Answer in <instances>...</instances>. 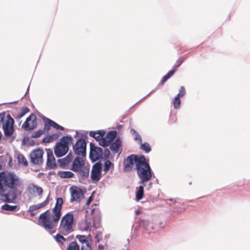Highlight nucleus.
Returning <instances> with one entry per match:
<instances>
[{
  "label": "nucleus",
  "mask_w": 250,
  "mask_h": 250,
  "mask_svg": "<svg viewBox=\"0 0 250 250\" xmlns=\"http://www.w3.org/2000/svg\"><path fill=\"white\" fill-rule=\"evenodd\" d=\"M21 185L20 178L14 173L0 172V194L4 193L7 188L17 189Z\"/></svg>",
  "instance_id": "obj_1"
},
{
  "label": "nucleus",
  "mask_w": 250,
  "mask_h": 250,
  "mask_svg": "<svg viewBox=\"0 0 250 250\" xmlns=\"http://www.w3.org/2000/svg\"><path fill=\"white\" fill-rule=\"evenodd\" d=\"M60 218L61 217L55 215L54 213L51 214L50 210L47 209L40 214L38 223L45 229H52L56 227Z\"/></svg>",
  "instance_id": "obj_2"
},
{
  "label": "nucleus",
  "mask_w": 250,
  "mask_h": 250,
  "mask_svg": "<svg viewBox=\"0 0 250 250\" xmlns=\"http://www.w3.org/2000/svg\"><path fill=\"white\" fill-rule=\"evenodd\" d=\"M136 170L140 179V183L145 186V183L149 181L152 177V172L148 164V160H147L145 157L144 160L139 162Z\"/></svg>",
  "instance_id": "obj_3"
},
{
  "label": "nucleus",
  "mask_w": 250,
  "mask_h": 250,
  "mask_svg": "<svg viewBox=\"0 0 250 250\" xmlns=\"http://www.w3.org/2000/svg\"><path fill=\"white\" fill-rule=\"evenodd\" d=\"M74 215L71 212H68L61 219L59 230L60 233L66 235L73 231Z\"/></svg>",
  "instance_id": "obj_4"
},
{
  "label": "nucleus",
  "mask_w": 250,
  "mask_h": 250,
  "mask_svg": "<svg viewBox=\"0 0 250 250\" xmlns=\"http://www.w3.org/2000/svg\"><path fill=\"white\" fill-rule=\"evenodd\" d=\"M73 143L71 136H63L61 139V141L57 143L55 146L54 152L57 157L64 156L68 151L69 144Z\"/></svg>",
  "instance_id": "obj_5"
},
{
  "label": "nucleus",
  "mask_w": 250,
  "mask_h": 250,
  "mask_svg": "<svg viewBox=\"0 0 250 250\" xmlns=\"http://www.w3.org/2000/svg\"><path fill=\"white\" fill-rule=\"evenodd\" d=\"M14 119L5 112L0 113V126L2 125L4 133L6 136H11L14 132Z\"/></svg>",
  "instance_id": "obj_6"
},
{
  "label": "nucleus",
  "mask_w": 250,
  "mask_h": 250,
  "mask_svg": "<svg viewBox=\"0 0 250 250\" xmlns=\"http://www.w3.org/2000/svg\"><path fill=\"white\" fill-rule=\"evenodd\" d=\"M71 169L74 172H79L83 177H87L89 175V168L85 166L83 159L80 157L74 159Z\"/></svg>",
  "instance_id": "obj_7"
},
{
  "label": "nucleus",
  "mask_w": 250,
  "mask_h": 250,
  "mask_svg": "<svg viewBox=\"0 0 250 250\" xmlns=\"http://www.w3.org/2000/svg\"><path fill=\"white\" fill-rule=\"evenodd\" d=\"M144 155L138 156L134 154L128 156L123 162L124 170L130 171L133 169H136L138 167V163L140 161L144 160Z\"/></svg>",
  "instance_id": "obj_8"
},
{
  "label": "nucleus",
  "mask_w": 250,
  "mask_h": 250,
  "mask_svg": "<svg viewBox=\"0 0 250 250\" xmlns=\"http://www.w3.org/2000/svg\"><path fill=\"white\" fill-rule=\"evenodd\" d=\"M44 151L42 149L37 148L33 150L30 153V162L33 165H42L43 162Z\"/></svg>",
  "instance_id": "obj_9"
},
{
  "label": "nucleus",
  "mask_w": 250,
  "mask_h": 250,
  "mask_svg": "<svg viewBox=\"0 0 250 250\" xmlns=\"http://www.w3.org/2000/svg\"><path fill=\"white\" fill-rule=\"evenodd\" d=\"M74 153L78 156H85L86 155V143L83 139H79L73 146Z\"/></svg>",
  "instance_id": "obj_10"
},
{
  "label": "nucleus",
  "mask_w": 250,
  "mask_h": 250,
  "mask_svg": "<svg viewBox=\"0 0 250 250\" xmlns=\"http://www.w3.org/2000/svg\"><path fill=\"white\" fill-rule=\"evenodd\" d=\"M37 117L32 113L28 117L22 125V127L25 130L29 131L37 127Z\"/></svg>",
  "instance_id": "obj_11"
},
{
  "label": "nucleus",
  "mask_w": 250,
  "mask_h": 250,
  "mask_svg": "<svg viewBox=\"0 0 250 250\" xmlns=\"http://www.w3.org/2000/svg\"><path fill=\"white\" fill-rule=\"evenodd\" d=\"M102 164L99 162L95 164L91 170V178L94 182L99 181L102 175Z\"/></svg>",
  "instance_id": "obj_12"
},
{
  "label": "nucleus",
  "mask_w": 250,
  "mask_h": 250,
  "mask_svg": "<svg viewBox=\"0 0 250 250\" xmlns=\"http://www.w3.org/2000/svg\"><path fill=\"white\" fill-rule=\"evenodd\" d=\"M70 191L71 193V202L80 201L82 197L84 194L83 189L76 186L71 187L70 188Z\"/></svg>",
  "instance_id": "obj_13"
},
{
  "label": "nucleus",
  "mask_w": 250,
  "mask_h": 250,
  "mask_svg": "<svg viewBox=\"0 0 250 250\" xmlns=\"http://www.w3.org/2000/svg\"><path fill=\"white\" fill-rule=\"evenodd\" d=\"M90 147L91 159L93 161H97L100 159L102 156V149L101 147L95 146L92 143H90Z\"/></svg>",
  "instance_id": "obj_14"
},
{
  "label": "nucleus",
  "mask_w": 250,
  "mask_h": 250,
  "mask_svg": "<svg viewBox=\"0 0 250 250\" xmlns=\"http://www.w3.org/2000/svg\"><path fill=\"white\" fill-rule=\"evenodd\" d=\"M44 122V125L43 128V132H48L50 129V127L52 126L57 129H60L61 130H64V128L63 127L60 125L56 122L50 120L47 118H44L43 119Z\"/></svg>",
  "instance_id": "obj_15"
},
{
  "label": "nucleus",
  "mask_w": 250,
  "mask_h": 250,
  "mask_svg": "<svg viewBox=\"0 0 250 250\" xmlns=\"http://www.w3.org/2000/svg\"><path fill=\"white\" fill-rule=\"evenodd\" d=\"M63 203V200L62 198L59 197L57 198L55 206L52 209V212L54 213L55 215L61 217V211Z\"/></svg>",
  "instance_id": "obj_16"
},
{
  "label": "nucleus",
  "mask_w": 250,
  "mask_h": 250,
  "mask_svg": "<svg viewBox=\"0 0 250 250\" xmlns=\"http://www.w3.org/2000/svg\"><path fill=\"white\" fill-rule=\"evenodd\" d=\"M49 202V196L48 195V197L45 199V200L43 202L38 205L30 206L29 208L28 211L31 212V215L32 216H33L34 214V213H32V212L45 207L48 204Z\"/></svg>",
  "instance_id": "obj_17"
},
{
  "label": "nucleus",
  "mask_w": 250,
  "mask_h": 250,
  "mask_svg": "<svg viewBox=\"0 0 250 250\" xmlns=\"http://www.w3.org/2000/svg\"><path fill=\"white\" fill-rule=\"evenodd\" d=\"M47 159L46 165L50 168H54L56 167L55 158L53 155L52 151L50 149L47 151Z\"/></svg>",
  "instance_id": "obj_18"
},
{
  "label": "nucleus",
  "mask_w": 250,
  "mask_h": 250,
  "mask_svg": "<svg viewBox=\"0 0 250 250\" xmlns=\"http://www.w3.org/2000/svg\"><path fill=\"white\" fill-rule=\"evenodd\" d=\"M2 195V200L3 201L8 203L13 202L14 200L17 198V194L14 191H9L6 194H0Z\"/></svg>",
  "instance_id": "obj_19"
},
{
  "label": "nucleus",
  "mask_w": 250,
  "mask_h": 250,
  "mask_svg": "<svg viewBox=\"0 0 250 250\" xmlns=\"http://www.w3.org/2000/svg\"><path fill=\"white\" fill-rule=\"evenodd\" d=\"M73 159V155L69 153L65 158L59 159L58 162L61 166L64 167L68 166L72 162Z\"/></svg>",
  "instance_id": "obj_20"
},
{
  "label": "nucleus",
  "mask_w": 250,
  "mask_h": 250,
  "mask_svg": "<svg viewBox=\"0 0 250 250\" xmlns=\"http://www.w3.org/2000/svg\"><path fill=\"white\" fill-rule=\"evenodd\" d=\"M105 132L102 130H99L97 132L91 131L89 133L90 136L94 138L97 141H100L105 135Z\"/></svg>",
  "instance_id": "obj_21"
},
{
  "label": "nucleus",
  "mask_w": 250,
  "mask_h": 250,
  "mask_svg": "<svg viewBox=\"0 0 250 250\" xmlns=\"http://www.w3.org/2000/svg\"><path fill=\"white\" fill-rule=\"evenodd\" d=\"M59 136L60 135L58 133H53L44 138L42 142L43 143H49L57 140Z\"/></svg>",
  "instance_id": "obj_22"
},
{
  "label": "nucleus",
  "mask_w": 250,
  "mask_h": 250,
  "mask_svg": "<svg viewBox=\"0 0 250 250\" xmlns=\"http://www.w3.org/2000/svg\"><path fill=\"white\" fill-rule=\"evenodd\" d=\"M121 145V141L120 139H117L115 142L110 144V148L114 153H117Z\"/></svg>",
  "instance_id": "obj_23"
},
{
  "label": "nucleus",
  "mask_w": 250,
  "mask_h": 250,
  "mask_svg": "<svg viewBox=\"0 0 250 250\" xmlns=\"http://www.w3.org/2000/svg\"><path fill=\"white\" fill-rule=\"evenodd\" d=\"M18 162L19 165H22L23 167H27L28 163L26 158L21 154H19L17 155Z\"/></svg>",
  "instance_id": "obj_24"
},
{
  "label": "nucleus",
  "mask_w": 250,
  "mask_h": 250,
  "mask_svg": "<svg viewBox=\"0 0 250 250\" xmlns=\"http://www.w3.org/2000/svg\"><path fill=\"white\" fill-rule=\"evenodd\" d=\"M144 186L143 185L140 186L136 193V200L137 201L142 199L144 196Z\"/></svg>",
  "instance_id": "obj_25"
},
{
  "label": "nucleus",
  "mask_w": 250,
  "mask_h": 250,
  "mask_svg": "<svg viewBox=\"0 0 250 250\" xmlns=\"http://www.w3.org/2000/svg\"><path fill=\"white\" fill-rule=\"evenodd\" d=\"M58 175L62 178H69L73 177L74 174L73 172L69 171H59Z\"/></svg>",
  "instance_id": "obj_26"
},
{
  "label": "nucleus",
  "mask_w": 250,
  "mask_h": 250,
  "mask_svg": "<svg viewBox=\"0 0 250 250\" xmlns=\"http://www.w3.org/2000/svg\"><path fill=\"white\" fill-rule=\"evenodd\" d=\"M61 233H58L55 237L54 238L57 243L60 246L63 245V242L66 241V239L64 238Z\"/></svg>",
  "instance_id": "obj_27"
},
{
  "label": "nucleus",
  "mask_w": 250,
  "mask_h": 250,
  "mask_svg": "<svg viewBox=\"0 0 250 250\" xmlns=\"http://www.w3.org/2000/svg\"><path fill=\"white\" fill-rule=\"evenodd\" d=\"M175 73V70L169 71L165 76H164L160 82V84L163 85L164 83L170 78Z\"/></svg>",
  "instance_id": "obj_28"
},
{
  "label": "nucleus",
  "mask_w": 250,
  "mask_h": 250,
  "mask_svg": "<svg viewBox=\"0 0 250 250\" xmlns=\"http://www.w3.org/2000/svg\"><path fill=\"white\" fill-rule=\"evenodd\" d=\"M30 189L32 190L33 193H36L38 195H41L43 192L42 188L37 186L32 185L30 187Z\"/></svg>",
  "instance_id": "obj_29"
},
{
  "label": "nucleus",
  "mask_w": 250,
  "mask_h": 250,
  "mask_svg": "<svg viewBox=\"0 0 250 250\" xmlns=\"http://www.w3.org/2000/svg\"><path fill=\"white\" fill-rule=\"evenodd\" d=\"M117 133L115 131H110L107 133L105 137L108 139V141L111 143L116 138Z\"/></svg>",
  "instance_id": "obj_30"
},
{
  "label": "nucleus",
  "mask_w": 250,
  "mask_h": 250,
  "mask_svg": "<svg viewBox=\"0 0 250 250\" xmlns=\"http://www.w3.org/2000/svg\"><path fill=\"white\" fill-rule=\"evenodd\" d=\"M18 208V206H11L8 204H4L1 207V208L4 210L14 211Z\"/></svg>",
  "instance_id": "obj_31"
},
{
  "label": "nucleus",
  "mask_w": 250,
  "mask_h": 250,
  "mask_svg": "<svg viewBox=\"0 0 250 250\" xmlns=\"http://www.w3.org/2000/svg\"><path fill=\"white\" fill-rule=\"evenodd\" d=\"M67 250H80V247L76 242H71L69 244Z\"/></svg>",
  "instance_id": "obj_32"
},
{
  "label": "nucleus",
  "mask_w": 250,
  "mask_h": 250,
  "mask_svg": "<svg viewBox=\"0 0 250 250\" xmlns=\"http://www.w3.org/2000/svg\"><path fill=\"white\" fill-rule=\"evenodd\" d=\"M29 111V109L27 107H23L21 108V111L20 112L18 113L17 115V118L19 119H21L23 116L25 115V114L28 113Z\"/></svg>",
  "instance_id": "obj_33"
},
{
  "label": "nucleus",
  "mask_w": 250,
  "mask_h": 250,
  "mask_svg": "<svg viewBox=\"0 0 250 250\" xmlns=\"http://www.w3.org/2000/svg\"><path fill=\"white\" fill-rule=\"evenodd\" d=\"M141 149L145 151L146 153L149 152L151 150L149 144L147 143L142 144L141 145Z\"/></svg>",
  "instance_id": "obj_34"
},
{
  "label": "nucleus",
  "mask_w": 250,
  "mask_h": 250,
  "mask_svg": "<svg viewBox=\"0 0 250 250\" xmlns=\"http://www.w3.org/2000/svg\"><path fill=\"white\" fill-rule=\"evenodd\" d=\"M180 98L176 96L172 102L174 108L178 109L181 105Z\"/></svg>",
  "instance_id": "obj_35"
},
{
  "label": "nucleus",
  "mask_w": 250,
  "mask_h": 250,
  "mask_svg": "<svg viewBox=\"0 0 250 250\" xmlns=\"http://www.w3.org/2000/svg\"><path fill=\"white\" fill-rule=\"evenodd\" d=\"M111 167L113 168V164L109 160H106L104 165V170L105 172L107 171Z\"/></svg>",
  "instance_id": "obj_36"
},
{
  "label": "nucleus",
  "mask_w": 250,
  "mask_h": 250,
  "mask_svg": "<svg viewBox=\"0 0 250 250\" xmlns=\"http://www.w3.org/2000/svg\"><path fill=\"white\" fill-rule=\"evenodd\" d=\"M99 141V144L104 147H106L110 144V143L109 142V141H108V139H107L105 137H103V139H102Z\"/></svg>",
  "instance_id": "obj_37"
},
{
  "label": "nucleus",
  "mask_w": 250,
  "mask_h": 250,
  "mask_svg": "<svg viewBox=\"0 0 250 250\" xmlns=\"http://www.w3.org/2000/svg\"><path fill=\"white\" fill-rule=\"evenodd\" d=\"M44 133L43 130L42 129H39L35 132H34L32 135V137L34 138H37L40 137Z\"/></svg>",
  "instance_id": "obj_38"
},
{
  "label": "nucleus",
  "mask_w": 250,
  "mask_h": 250,
  "mask_svg": "<svg viewBox=\"0 0 250 250\" xmlns=\"http://www.w3.org/2000/svg\"><path fill=\"white\" fill-rule=\"evenodd\" d=\"M130 131L132 134H135L134 139L135 140H138L140 142H142V139L140 135L138 133H137V132L135 129H131Z\"/></svg>",
  "instance_id": "obj_39"
},
{
  "label": "nucleus",
  "mask_w": 250,
  "mask_h": 250,
  "mask_svg": "<svg viewBox=\"0 0 250 250\" xmlns=\"http://www.w3.org/2000/svg\"><path fill=\"white\" fill-rule=\"evenodd\" d=\"M186 93V92L185 88L184 87V86H182L180 87L179 92L178 93V94H177V95L176 96H177L179 98H181V97H183L184 96H185Z\"/></svg>",
  "instance_id": "obj_40"
},
{
  "label": "nucleus",
  "mask_w": 250,
  "mask_h": 250,
  "mask_svg": "<svg viewBox=\"0 0 250 250\" xmlns=\"http://www.w3.org/2000/svg\"><path fill=\"white\" fill-rule=\"evenodd\" d=\"M184 61V59L183 58L178 59L176 62L177 64L175 65L172 70H175V72L177 70V68L183 63Z\"/></svg>",
  "instance_id": "obj_41"
},
{
  "label": "nucleus",
  "mask_w": 250,
  "mask_h": 250,
  "mask_svg": "<svg viewBox=\"0 0 250 250\" xmlns=\"http://www.w3.org/2000/svg\"><path fill=\"white\" fill-rule=\"evenodd\" d=\"M77 237L78 238H79V241L83 243H85V244L86 243H88L87 241V240L86 239V237L85 236H84V235H80V236H79V237H78V236H77Z\"/></svg>",
  "instance_id": "obj_42"
},
{
  "label": "nucleus",
  "mask_w": 250,
  "mask_h": 250,
  "mask_svg": "<svg viewBox=\"0 0 250 250\" xmlns=\"http://www.w3.org/2000/svg\"><path fill=\"white\" fill-rule=\"evenodd\" d=\"M81 250H91V247L88 243H86L82 246Z\"/></svg>",
  "instance_id": "obj_43"
},
{
  "label": "nucleus",
  "mask_w": 250,
  "mask_h": 250,
  "mask_svg": "<svg viewBox=\"0 0 250 250\" xmlns=\"http://www.w3.org/2000/svg\"><path fill=\"white\" fill-rule=\"evenodd\" d=\"M84 224H85V226L84 227V230H90V228H91L90 224H88L86 222H85L84 223Z\"/></svg>",
  "instance_id": "obj_44"
},
{
  "label": "nucleus",
  "mask_w": 250,
  "mask_h": 250,
  "mask_svg": "<svg viewBox=\"0 0 250 250\" xmlns=\"http://www.w3.org/2000/svg\"><path fill=\"white\" fill-rule=\"evenodd\" d=\"M93 197L92 196H90L87 201V205H89L92 200Z\"/></svg>",
  "instance_id": "obj_45"
},
{
  "label": "nucleus",
  "mask_w": 250,
  "mask_h": 250,
  "mask_svg": "<svg viewBox=\"0 0 250 250\" xmlns=\"http://www.w3.org/2000/svg\"><path fill=\"white\" fill-rule=\"evenodd\" d=\"M126 250H128V249H127Z\"/></svg>",
  "instance_id": "obj_46"
}]
</instances>
